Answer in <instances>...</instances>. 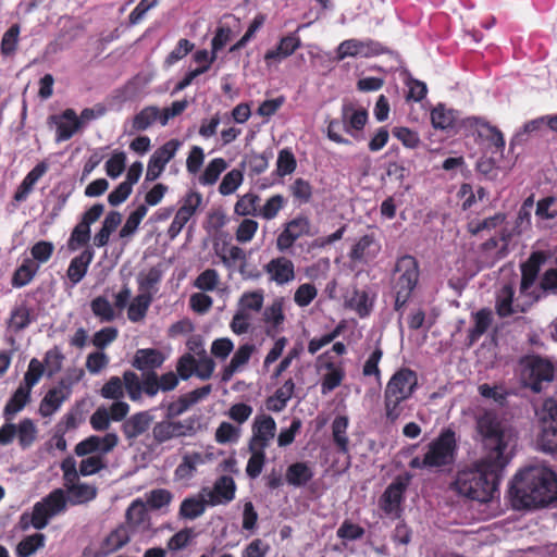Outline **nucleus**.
Instances as JSON below:
<instances>
[{"label": "nucleus", "instance_id": "obj_35", "mask_svg": "<svg viewBox=\"0 0 557 557\" xmlns=\"http://www.w3.org/2000/svg\"><path fill=\"white\" fill-rule=\"evenodd\" d=\"M164 355L152 348L138 349L134 358V367L141 371L153 370L164 362Z\"/></svg>", "mask_w": 557, "mask_h": 557}, {"label": "nucleus", "instance_id": "obj_5", "mask_svg": "<svg viewBox=\"0 0 557 557\" xmlns=\"http://www.w3.org/2000/svg\"><path fill=\"white\" fill-rule=\"evenodd\" d=\"M264 304V290L255 289L242 294L230 327L236 335L246 334L252 325L253 315L259 313Z\"/></svg>", "mask_w": 557, "mask_h": 557}, {"label": "nucleus", "instance_id": "obj_2", "mask_svg": "<svg viewBox=\"0 0 557 557\" xmlns=\"http://www.w3.org/2000/svg\"><path fill=\"white\" fill-rule=\"evenodd\" d=\"M511 490L523 507L545 506L557 499V479L546 467H530L515 476Z\"/></svg>", "mask_w": 557, "mask_h": 557}, {"label": "nucleus", "instance_id": "obj_4", "mask_svg": "<svg viewBox=\"0 0 557 557\" xmlns=\"http://www.w3.org/2000/svg\"><path fill=\"white\" fill-rule=\"evenodd\" d=\"M518 375L524 386L539 393L543 383L553 380L554 366L546 358L535 355L525 356L519 361Z\"/></svg>", "mask_w": 557, "mask_h": 557}, {"label": "nucleus", "instance_id": "obj_21", "mask_svg": "<svg viewBox=\"0 0 557 557\" xmlns=\"http://www.w3.org/2000/svg\"><path fill=\"white\" fill-rule=\"evenodd\" d=\"M210 506L224 505L235 498L236 484L233 478L223 475L219 478L211 488H202Z\"/></svg>", "mask_w": 557, "mask_h": 557}, {"label": "nucleus", "instance_id": "obj_55", "mask_svg": "<svg viewBox=\"0 0 557 557\" xmlns=\"http://www.w3.org/2000/svg\"><path fill=\"white\" fill-rule=\"evenodd\" d=\"M242 430L230 422H222L215 430L214 440L219 444H234L240 438Z\"/></svg>", "mask_w": 557, "mask_h": 557}, {"label": "nucleus", "instance_id": "obj_47", "mask_svg": "<svg viewBox=\"0 0 557 557\" xmlns=\"http://www.w3.org/2000/svg\"><path fill=\"white\" fill-rule=\"evenodd\" d=\"M216 253L222 263L231 270L246 260L244 250L237 246H223L216 251Z\"/></svg>", "mask_w": 557, "mask_h": 557}, {"label": "nucleus", "instance_id": "obj_42", "mask_svg": "<svg viewBox=\"0 0 557 557\" xmlns=\"http://www.w3.org/2000/svg\"><path fill=\"white\" fill-rule=\"evenodd\" d=\"M161 109L158 107H146L134 116L133 128L135 131H145L156 122L161 124Z\"/></svg>", "mask_w": 557, "mask_h": 557}, {"label": "nucleus", "instance_id": "obj_54", "mask_svg": "<svg viewBox=\"0 0 557 557\" xmlns=\"http://www.w3.org/2000/svg\"><path fill=\"white\" fill-rule=\"evenodd\" d=\"M38 271V265H35L30 260H25L14 272L12 277V285L14 287H23L27 285L36 272Z\"/></svg>", "mask_w": 557, "mask_h": 557}, {"label": "nucleus", "instance_id": "obj_3", "mask_svg": "<svg viewBox=\"0 0 557 557\" xmlns=\"http://www.w3.org/2000/svg\"><path fill=\"white\" fill-rule=\"evenodd\" d=\"M419 278V267L412 256L400 257L395 265L393 289L395 308L399 310L409 300Z\"/></svg>", "mask_w": 557, "mask_h": 557}, {"label": "nucleus", "instance_id": "obj_36", "mask_svg": "<svg viewBox=\"0 0 557 557\" xmlns=\"http://www.w3.org/2000/svg\"><path fill=\"white\" fill-rule=\"evenodd\" d=\"M48 165L45 162L38 163L23 180L17 190L15 191L14 199L22 202L27 199L33 190L35 184L47 172Z\"/></svg>", "mask_w": 557, "mask_h": 557}, {"label": "nucleus", "instance_id": "obj_19", "mask_svg": "<svg viewBox=\"0 0 557 557\" xmlns=\"http://www.w3.org/2000/svg\"><path fill=\"white\" fill-rule=\"evenodd\" d=\"M117 444L119 436L116 433H107L104 436L91 435L76 445L75 453L77 456H87L95 453L102 456L113 450Z\"/></svg>", "mask_w": 557, "mask_h": 557}, {"label": "nucleus", "instance_id": "obj_13", "mask_svg": "<svg viewBox=\"0 0 557 557\" xmlns=\"http://www.w3.org/2000/svg\"><path fill=\"white\" fill-rule=\"evenodd\" d=\"M541 261V255L533 253L521 267L522 276L519 293L527 299L523 302L524 306L534 305L541 296V287L536 284Z\"/></svg>", "mask_w": 557, "mask_h": 557}, {"label": "nucleus", "instance_id": "obj_10", "mask_svg": "<svg viewBox=\"0 0 557 557\" xmlns=\"http://www.w3.org/2000/svg\"><path fill=\"white\" fill-rule=\"evenodd\" d=\"M455 448V433L450 430L442 432V434L429 445L425 453V463L430 468L450 463L454 460Z\"/></svg>", "mask_w": 557, "mask_h": 557}, {"label": "nucleus", "instance_id": "obj_15", "mask_svg": "<svg viewBox=\"0 0 557 557\" xmlns=\"http://www.w3.org/2000/svg\"><path fill=\"white\" fill-rule=\"evenodd\" d=\"M382 52V46L373 40L347 39L339 44L336 49V60L346 58H370Z\"/></svg>", "mask_w": 557, "mask_h": 557}, {"label": "nucleus", "instance_id": "obj_29", "mask_svg": "<svg viewBox=\"0 0 557 557\" xmlns=\"http://www.w3.org/2000/svg\"><path fill=\"white\" fill-rule=\"evenodd\" d=\"M52 119L57 124V141L70 139L81 128V121L73 109H66L60 116Z\"/></svg>", "mask_w": 557, "mask_h": 557}, {"label": "nucleus", "instance_id": "obj_20", "mask_svg": "<svg viewBox=\"0 0 557 557\" xmlns=\"http://www.w3.org/2000/svg\"><path fill=\"white\" fill-rule=\"evenodd\" d=\"M310 232V222L305 216H296L287 222L276 239V248L283 252L288 250L294 243Z\"/></svg>", "mask_w": 557, "mask_h": 557}, {"label": "nucleus", "instance_id": "obj_27", "mask_svg": "<svg viewBox=\"0 0 557 557\" xmlns=\"http://www.w3.org/2000/svg\"><path fill=\"white\" fill-rule=\"evenodd\" d=\"M381 251V244L372 235L362 236L352 247L349 256L358 262H369Z\"/></svg>", "mask_w": 557, "mask_h": 557}, {"label": "nucleus", "instance_id": "obj_12", "mask_svg": "<svg viewBox=\"0 0 557 557\" xmlns=\"http://www.w3.org/2000/svg\"><path fill=\"white\" fill-rule=\"evenodd\" d=\"M215 459L212 450L205 451L191 450L182 455L181 461L174 470L173 479L177 483H188L197 473V469Z\"/></svg>", "mask_w": 557, "mask_h": 557}, {"label": "nucleus", "instance_id": "obj_22", "mask_svg": "<svg viewBox=\"0 0 557 557\" xmlns=\"http://www.w3.org/2000/svg\"><path fill=\"white\" fill-rule=\"evenodd\" d=\"M264 271L271 282L276 285H286L295 278V267L292 260L286 257L272 259L264 267Z\"/></svg>", "mask_w": 557, "mask_h": 557}, {"label": "nucleus", "instance_id": "obj_64", "mask_svg": "<svg viewBox=\"0 0 557 557\" xmlns=\"http://www.w3.org/2000/svg\"><path fill=\"white\" fill-rule=\"evenodd\" d=\"M124 394L123 379L119 376H111L100 389V395L106 399L119 400L124 397Z\"/></svg>", "mask_w": 557, "mask_h": 557}, {"label": "nucleus", "instance_id": "obj_1", "mask_svg": "<svg viewBox=\"0 0 557 557\" xmlns=\"http://www.w3.org/2000/svg\"><path fill=\"white\" fill-rule=\"evenodd\" d=\"M476 430L485 455L479 462L458 471L453 488L467 498L485 503L493 497L500 472L512 458L517 432L493 412L479 417Z\"/></svg>", "mask_w": 557, "mask_h": 557}, {"label": "nucleus", "instance_id": "obj_7", "mask_svg": "<svg viewBox=\"0 0 557 557\" xmlns=\"http://www.w3.org/2000/svg\"><path fill=\"white\" fill-rule=\"evenodd\" d=\"M84 374V370L75 369L63 377L57 386L49 389L40 401L39 413L45 418L54 414L62 404L70 398L73 385L79 382Z\"/></svg>", "mask_w": 557, "mask_h": 557}, {"label": "nucleus", "instance_id": "obj_44", "mask_svg": "<svg viewBox=\"0 0 557 557\" xmlns=\"http://www.w3.org/2000/svg\"><path fill=\"white\" fill-rule=\"evenodd\" d=\"M126 161L127 156L124 151L117 149L113 150L104 163L106 174L110 178L116 180L126 170Z\"/></svg>", "mask_w": 557, "mask_h": 557}, {"label": "nucleus", "instance_id": "obj_28", "mask_svg": "<svg viewBox=\"0 0 557 557\" xmlns=\"http://www.w3.org/2000/svg\"><path fill=\"white\" fill-rule=\"evenodd\" d=\"M153 421V416L148 411L137 412L131 416L123 424V433L127 440H135L145 434Z\"/></svg>", "mask_w": 557, "mask_h": 557}, {"label": "nucleus", "instance_id": "obj_40", "mask_svg": "<svg viewBox=\"0 0 557 557\" xmlns=\"http://www.w3.org/2000/svg\"><path fill=\"white\" fill-rule=\"evenodd\" d=\"M211 392V386L206 385L200 388L194 389L185 395H183L176 405L171 407V410L176 413L181 414L184 411H186L189 407L196 405L200 400L205 399Z\"/></svg>", "mask_w": 557, "mask_h": 557}, {"label": "nucleus", "instance_id": "obj_30", "mask_svg": "<svg viewBox=\"0 0 557 557\" xmlns=\"http://www.w3.org/2000/svg\"><path fill=\"white\" fill-rule=\"evenodd\" d=\"M207 506H210L209 499L205 496L203 490H201L198 494L186 497L182 502L180 516L188 520L197 519L203 515Z\"/></svg>", "mask_w": 557, "mask_h": 557}, {"label": "nucleus", "instance_id": "obj_43", "mask_svg": "<svg viewBox=\"0 0 557 557\" xmlns=\"http://www.w3.org/2000/svg\"><path fill=\"white\" fill-rule=\"evenodd\" d=\"M227 169V162L223 158L212 159L199 176V183L208 186L218 182L220 175Z\"/></svg>", "mask_w": 557, "mask_h": 557}, {"label": "nucleus", "instance_id": "obj_39", "mask_svg": "<svg viewBox=\"0 0 557 557\" xmlns=\"http://www.w3.org/2000/svg\"><path fill=\"white\" fill-rule=\"evenodd\" d=\"M342 116L347 132H350V129H362L368 120L366 110L354 109V107L349 104L343 107Z\"/></svg>", "mask_w": 557, "mask_h": 557}, {"label": "nucleus", "instance_id": "obj_25", "mask_svg": "<svg viewBox=\"0 0 557 557\" xmlns=\"http://www.w3.org/2000/svg\"><path fill=\"white\" fill-rule=\"evenodd\" d=\"M300 47V38L296 33H292L281 38L278 45L267 51L264 61L268 65L277 64L292 55Z\"/></svg>", "mask_w": 557, "mask_h": 557}, {"label": "nucleus", "instance_id": "obj_16", "mask_svg": "<svg viewBox=\"0 0 557 557\" xmlns=\"http://www.w3.org/2000/svg\"><path fill=\"white\" fill-rule=\"evenodd\" d=\"M527 299L519 293L516 297L510 285L503 286L496 294V312L500 318L528 311L533 305H525Z\"/></svg>", "mask_w": 557, "mask_h": 557}, {"label": "nucleus", "instance_id": "obj_23", "mask_svg": "<svg viewBox=\"0 0 557 557\" xmlns=\"http://www.w3.org/2000/svg\"><path fill=\"white\" fill-rule=\"evenodd\" d=\"M284 298L276 297L264 308L262 312V321L265 324L267 334L274 335L284 330Z\"/></svg>", "mask_w": 557, "mask_h": 557}, {"label": "nucleus", "instance_id": "obj_49", "mask_svg": "<svg viewBox=\"0 0 557 557\" xmlns=\"http://www.w3.org/2000/svg\"><path fill=\"white\" fill-rule=\"evenodd\" d=\"M455 111L445 108L443 104L436 106L431 112V122L434 128L447 129L455 123Z\"/></svg>", "mask_w": 557, "mask_h": 557}, {"label": "nucleus", "instance_id": "obj_48", "mask_svg": "<svg viewBox=\"0 0 557 557\" xmlns=\"http://www.w3.org/2000/svg\"><path fill=\"white\" fill-rule=\"evenodd\" d=\"M110 363V357L101 350H94L86 356L85 368L91 375H98L104 371Z\"/></svg>", "mask_w": 557, "mask_h": 557}, {"label": "nucleus", "instance_id": "obj_17", "mask_svg": "<svg viewBox=\"0 0 557 557\" xmlns=\"http://www.w3.org/2000/svg\"><path fill=\"white\" fill-rule=\"evenodd\" d=\"M275 434V420L265 413L257 414L251 424V437L248 446L267 449Z\"/></svg>", "mask_w": 557, "mask_h": 557}, {"label": "nucleus", "instance_id": "obj_46", "mask_svg": "<svg viewBox=\"0 0 557 557\" xmlns=\"http://www.w3.org/2000/svg\"><path fill=\"white\" fill-rule=\"evenodd\" d=\"M129 539L127 529L120 525L104 539L102 548L107 554L113 553L126 545Z\"/></svg>", "mask_w": 557, "mask_h": 557}, {"label": "nucleus", "instance_id": "obj_51", "mask_svg": "<svg viewBox=\"0 0 557 557\" xmlns=\"http://www.w3.org/2000/svg\"><path fill=\"white\" fill-rule=\"evenodd\" d=\"M92 313L101 322H111L115 319V310L112 304L102 296H98L90 302Z\"/></svg>", "mask_w": 557, "mask_h": 557}, {"label": "nucleus", "instance_id": "obj_59", "mask_svg": "<svg viewBox=\"0 0 557 557\" xmlns=\"http://www.w3.org/2000/svg\"><path fill=\"white\" fill-rule=\"evenodd\" d=\"M535 216L541 222L557 219V198L546 197L539 200Z\"/></svg>", "mask_w": 557, "mask_h": 557}, {"label": "nucleus", "instance_id": "obj_52", "mask_svg": "<svg viewBox=\"0 0 557 557\" xmlns=\"http://www.w3.org/2000/svg\"><path fill=\"white\" fill-rule=\"evenodd\" d=\"M348 418L345 416L336 417L332 423L333 440L342 451H347L348 449Z\"/></svg>", "mask_w": 557, "mask_h": 557}, {"label": "nucleus", "instance_id": "obj_37", "mask_svg": "<svg viewBox=\"0 0 557 557\" xmlns=\"http://www.w3.org/2000/svg\"><path fill=\"white\" fill-rule=\"evenodd\" d=\"M30 392L26 387L20 385L3 408V417L5 420L13 418L24 409L30 399Z\"/></svg>", "mask_w": 557, "mask_h": 557}, {"label": "nucleus", "instance_id": "obj_45", "mask_svg": "<svg viewBox=\"0 0 557 557\" xmlns=\"http://www.w3.org/2000/svg\"><path fill=\"white\" fill-rule=\"evenodd\" d=\"M162 272L159 268H150L148 270L141 271L137 276V283L139 287V292L141 294L148 293L152 296V293L156 290L157 285L161 281Z\"/></svg>", "mask_w": 557, "mask_h": 557}, {"label": "nucleus", "instance_id": "obj_33", "mask_svg": "<svg viewBox=\"0 0 557 557\" xmlns=\"http://www.w3.org/2000/svg\"><path fill=\"white\" fill-rule=\"evenodd\" d=\"M69 496V503L73 505H81L92 500L97 495V488L94 485L82 483L79 479L64 485Z\"/></svg>", "mask_w": 557, "mask_h": 557}, {"label": "nucleus", "instance_id": "obj_34", "mask_svg": "<svg viewBox=\"0 0 557 557\" xmlns=\"http://www.w3.org/2000/svg\"><path fill=\"white\" fill-rule=\"evenodd\" d=\"M92 259L94 252L90 249H85L79 256L72 259L66 275L73 285L78 284L84 278Z\"/></svg>", "mask_w": 557, "mask_h": 557}, {"label": "nucleus", "instance_id": "obj_14", "mask_svg": "<svg viewBox=\"0 0 557 557\" xmlns=\"http://www.w3.org/2000/svg\"><path fill=\"white\" fill-rule=\"evenodd\" d=\"M181 146L182 143L178 139H171L158 148L149 159L146 181L153 182L159 178L165 165L174 158Z\"/></svg>", "mask_w": 557, "mask_h": 557}, {"label": "nucleus", "instance_id": "obj_32", "mask_svg": "<svg viewBox=\"0 0 557 557\" xmlns=\"http://www.w3.org/2000/svg\"><path fill=\"white\" fill-rule=\"evenodd\" d=\"M231 30L228 28H219L215 33V36L212 39V51L208 52L207 50H198L194 54V60L196 62H206L209 66L215 61L218 52L227 44L230 40Z\"/></svg>", "mask_w": 557, "mask_h": 557}, {"label": "nucleus", "instance_id": "obj_60", "mask_svg": "<svg viewBox=\"0 0 557 557\" xmlns=\"http://www.w3.org/2000/svg\"><path fill=\"white\" fill-rule=\"evenodd\" d=\"M244 181L243 172L234 169L226 173L219 186V191L223 196L234 194Z\"/></svg>", "mask_w": 557, "mask_h": 557}, {"label": "nucleus", "instance_id": "obj_31", "mask_svg": "<svg viewBox=\"0 0 557 557\" xmlns=\"http://www.w3.org/2000/svg\"><path fill=\"white\" fill-rule=\"evenodd\" d=\"M322 369H324L325 372L322 374L321 379V393L327 395L342 384L345 377V370L341 364L331 361L325 362Z\"/></svg>", "mask_w": 557, "mask_h": 557}, {"label": "nucleus", "instance_id": "obj_63", "mask_svg": "<svg viewBox=\"0 0 557 557\" xmlns=\"http://www.w3.org/2000/svg\"><path fill=\"white\" fill-rule=\"evenodd\" d=\"M45 371V367L41 361L33 358L29 363L27 371L24 374L22 386L32 391V388L40 381Z\"/></svg>", "mask_w": 557, "mask_h": 557}, {"label": "nucleus", "instance_id": "obj_57", "mask_svg": "<svg viewBox=\"0 0 557 557\" xmlns=\"http://www.w3.org/2000/svg\"><path fill=\"white\" fill-rule=\"evenodd\" d=\"M249 451L251 456L247 462L246 473L249 478L255 479L262 472L265 462V449L249 446Z\"/></svg>", "mask_w": 557, "mask_h": 557}, {"label": "nucleus", "instance_id": "obj_24", "mask_svg": "<svg viewBox=\"0 0 557 557\" xmlns=\"http://www.w3.org/2000/svg\"><path fill=\"white\" fill-rule=\"evenodd\" d=\"M191 428L181 421L163 420L157 422L152 428V437L157 444H163L177 437L190 435Z\"/></svg>", "mask_w": 557, "mask_h": 557}, {"label": "nucleus", "instance_id": "obj_38", "mask_svg": "<svg viewBox=\"0 0 557 557\" xmlns=\"http://www.w3.org/2000/svg\"><path fill=\"white\" fill-rule=\"evenodd\" d=\"M152 301V296L148 293L137 295L128 305L127 318L132 322H140L145 319Z\"/></svg>", "mask_w": 557, "mask_h": 557}, {"label": "nucleus", "instance_id": "obj_11", "mask_svg": "<svg viewBox=\"0 0 557 557\" xmlns=\"http://www.w3.org/2000/svg\"><path fill=\"white\" fill-rule=\"evenodd\" d=\"M410 476H397L382 494L379 505L386 516L392 519L400 517L404 494L409 485Z\"/></svg>", "mask_w": 557, "mask_h": 557}, {"label": "nucleus", "instance_id": "obj_61", "mask_svg": "<svg viewBox=\"0 0 557 557\" xmlns=\"http://www.w3.org/2000/svg\"><path fill=\"white\" fill-rule=\"evenodd\" d=\"M285 205L286 199L282 195H273L259 210L258 215L264 220H273L277 216L278 212L285 207Z\"/></svg>", "mask_w": 557, "mask_h": 557}, {"label": "nucleus", "instance_id": "obj_8", "mask_svg": "<svg viewBox=\"0 0 557 557\" xmlns=\"http://www.w3.org/2000/svg\"><path fill=\"white\" fill-rule=\"evenodd\" d=\"M38 438V428L29 418H23L17 423L13 420H5L0 428V445L8 446L17 441L22 449H27L35 444Z\"/></svg>", "mask_w": 557, "mask_h": 557}, {"label": "nucleus", "instance_id": "obj_18", "mask_svg": "<svg viewBox=\"0 0 557 557\" xmlns=\"http://www.w3.org/2000/svg\"><path fill=\"white\" fill-rule=\"evenodd\" d=\"M418 387V376L410 369L403 368L395 372L388 380L385 391L394 395L411 398Z\"/></svg>", "mask_w": 557, "mask_h": 557}, {"label": "nucleus", "instance_id": "obj_56", "mask_svg": "<svg viewBox=\"0 0 557 557\" xmlns=\"http://www.w3.org/2000/svg\"><path fill=\"white\" fill-rule=\"evenodd\" d=\"M259 196L252 193H247L240 196L235 203L234 212L240 216L256 215Z\"/></svg>", "mask_w": 557, "mask_h": 557}, {"label": "nucleus", "instance_id": "obj_50", "mask_svg": "<svg viewBox=\"0 0 557 557\" xmlns=\"http://www.w3.org/2000/svg\"><path fill=\"white\" fill-rule=\"evenodd\" d=\"M311 478L312 471L304 462H296L289 466L286 472L287 482L295 486L306 484Z\"/></svg>", "mask_w": 557, "mask_h": 557}, {"label": "nucleus", "instance_id": "obj_53", "mask_svg": "<svg viewBox=\"0 0 557 557\" xmlns=\"http://www.w3.org/2000/svg\"><path fill=\"white\" fill-rule=\"evenodd\" d=\"M45 545L44 534L36 533L23 539L16 547V555L18 557H29L34 555L39 548Z\"/></svg>", "mask_w": 557, "mask_h": 557}, {"label": "nucleus", "instance_id": "obj_41", "mask_svg": "<svg viewBox=\"0 0 557 557\" xmlns=\"http://www.w3.org/2000/svg\"><path fill=\"white\" fill-rule=\"evenodd\" d=\"M406 400L405 397L384 392V416L388 422L394 423L401 417Z\"/></svg>", "mask_w": 557, "mask_h": 557}, {"label": "nucleus", "instance_id": "obj_9", "mask_svg": "<svg viewBox=\"0 0 557 557\" xmlns=\"http://www.w3.org/2000/svg\"><path fill=\"white\" fill-rule=\"evenodd\" d=\"M67 503L69 499L64 490L57 488L52 491L41 502L35 504L30 516L32 525L37 530L44 529L52 517L66 509Z\"/></svg>", "mask_w": 557, "mask_h": 557}, {"label": "nucleus", "instance_id": "obj_62", "mask_svg": "<svg viewBox=\"0 0 557 557\" xmlns=\"http://www.w3.org/2000/svg\"><path fill=\"white\" fill-rule=\"evenodd\" d=\"M119 335L116 327L107 326L97 331L91 337V344L96 347V350L104 351V349L112 344Z\"/></svg>", "mask_w": 557, "mask_h": 557}, {"label": "nucleus", "instance_id": "obj_58", "mask_svg": "<svg viewBox=\"0 0 557 557\" xmlns=\"http://www.w3.org/2000/svg\"><path fill=\"white\" fill-rule=\"evenodd\" d=\"M148 212V208L146 205H139L127 218L125 224L120 231L121 237H129L132 236L137 227L139 226L141 220L146 216Z\"/></svg>", "mask_w": 557, "mask_h": 557}, {"label": "nucleus", "instance_id": "obj_6", "mask_svg": "<svg viewBox=\"0 0 557 557\" xmlns=\"http://www.w3.org/2000/svg\"><path fill=\"white\" fill-rule=\"evenodd\" d=\"M539 420L537 446L545 453L557 451V404L554 399L543 401L536 410Z\"/></svg>", "mask_w": 557, "mask_h": 557}, {"label": "nucleus", "instance_id": "obj_26", "mask_svg": "<svg viewBox=\"0 0 557 557\" xmlns=\"http://www.w3.org/2000/svg\"><path fill=\"white\" fill-rule=\"evenodd\" d=\"M255 351L256 346L253 344L246 343L240 345L232 356L228 364L222 370V381L228 382L235 373L243 371Z\"/></svg>", "mask_w": 557, "mask_h": 557}]
</instances>
